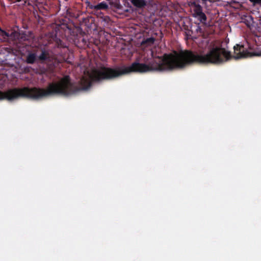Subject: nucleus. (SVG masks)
Listing matches in <instances>:
<instances>
[{"mask_svg":"<svg viewBox=\"0 0 261 261\" xmlns=\"http://www.w3.org/2000/svg\"><path fill=\"white\" fill-rule=\"evenodd\" d=\"M151 55L152 58L149 61L144 60L147 64L134 62L129 66L102 67L95 69L92 71L91 77L95 82L111 80L133 72H163L182 69L194 64H220L232 58L230 51L219 47L212 48L205 54H199L190 50H181L165 54L162 57H153L151 51Z\"/></svg>","mask_w":261,"mask_h":261,"instance_id":"f257e3e1","label":"nucleus"},{"mask_svg":"<svg viewBox=\"0 0 261 261\" xmlns=\"http://www.w3.org/2000/svg\"><path fill=\"white\" fill-rule=\"evenodd\" d=\"M91 86V83L84 78L80 82L75 83L72 82L69 76L66 75L58 82L49 83L46 89L24 87L10 89L5 92L1 91V100L13 101L20 98L39 100L55 95L68 96L88 90Z\"/></svg>","mask_w":261,"mask_h":261,"instance_id":"f03ea898","label":"nucleus"},{"mask_svg":"<svg viewBox=\"0 0 261 261\" xmlns=\"http://www.w3.org/2000/svg\"><path fill=\"white\" fill-rule=\"evenodd\" d=\"M122 8V6L116 0H106L99 3L97 5H91L90 6V8L94 11L108 10L110 9L113 11L117 12L118 10H121Z\"/></svg>","mask_w":261,"mask_h":261,"instance_id":"7ed1b4c3","label":"nucleus"},{"mask_svg":"<svg viewBox=\"0 0 261 261\" xmlns=\"http://www.w3.org/2000/svg\"><path fill=\"white\" fill-rule=\"evenodd\" d=\"M234 56L233 58L236 59L245 58L249 56V53L245 49L244 45L236 44L233 47Z\"/></svg>","mask_w":261,"mask_h":261,"instance_id":"20e7f679","label":"nucleus"},{"mask_svg":"<svg viewBox=\"0 0 261 261\" xmlns=\"http://www.w3.org/2000/svg\"><path fill=\"white\" fill-rule=\"evenodd\" d=\"M192 16L193 17L197 18L202 24H206L207 17L205 13L203 12L202 7L193 11Z\"/></svg>","mask_w":261,"mask_h":261,"instance_id":"39448f33","label":"nucleus"},{"mask_svg":"<svg viewBox=\"0 0 261 261\" xmlns=\"http://www.w3.org/2000/svg\"><path fill=\"white\" fill-rule=\"evenodd\" d=\"M18 38V34L16 32H11L10 34L1 29V41H8L10 40H15Z\"/></svg>","mask_w":261,"mask_h":261,"instance_id":"423d86ee","label":"nucleus"},{"mask_svg":"<svg viewBox=\"0 0 261 261\" xmlns=\"http://www.w3.org/2000/svg\"><path fill=\"white\" fill-rule=\"evenodd\" d=\"M132 5L137 8L143 9L147 5V1L146 0H129Z\"/></svg>","mask_w":261,"mask_h":261,"instance_id":"0eeeda50","label":"nucleus"},{"mask_svg":"<svg viewBox=\"0 0 261 261\" xmlns=\"http://www.w3.org/2000/svg\"><path fill=\"white\" fill-rule=\"evenodd\" d=\"M37 61V56L36 53H29L27 56L25 60L27 63L33 64Z\"/></svg>","mask_w":261,"mask_h":261,"instance_id":"6e6552de","label":"nucleus"},{"mask_svg":"<svg viewBox=\"0 0 261 261\" xmlns=\"http://www.w3.org/2000/svg\"><path fill=\"white\" fill-rule=\"evenodd\" d=\"M37 60L41 63H43L46 61H49V55L48 53L45 50H42L41 54L37 57Z\"/></svg>","mask_w":261,"mask_h":261,"instance_id":"1a4fd4ad","label":"nucleus"},{"mask_svg":"<svg viewBox=\"0 0 261 261\" xmlns=\"http://www.w3.org/2000/svg\"><path fill=\"white\" fill-rule=\"evenodd\" d=\"M154 41L155 39L153 37L148 38L142 41L141 44L146 46L151 45L154 43Z\"/></svg>","mask_w":261,"mask_h":261,"instance_id":"9d476101","label":"nucleus"},{"mask_svg":"<svg viewBox=\"0 0 261 261\" xmlns=\"http://www.w3.org/2000/svg\"><path fill=\"white\" fill-rule=\"evenodd\" d=\"M190 6L192 8H193V11L202 7L201 6V5H200L199 4H198L196 2H191V4L190 5Z\"/></svg>","mask_w":261,"mask_h":261,"instance_id":"9b49d317","label":"nucleus"},{"mask_svg":"<svg viewBox=\"0 0 261 261\" xmlns=\"http://www.w3.org/2000/svg\"><path fill=\"white\" fill-rule=\"evenodd\" d=\"M252 3L253 6L256 5H261V0H249Z\"/></svg>","mask_w":261,"mask_h":261,"instance_id":"f8f14e48","label":"nucleus"},{"mask_svg":"<svg viewBox=\"0 0 261 261\" xmlns=\"http://www.w3.org/2000/svg\"><path fill=\"white\" fill-rule=\"evenodd\" d=\"M57 44H58V47H66V46H65L63 44L62 41H61L60 39H59L57 41Z\"/></svg>","mask_w":261,"mask_h":261,"instance_id":"ddd939ff","label":"nucleus"},{"mask_svg":"<svg viewBox=\"0 0 261 261\" xmlns=\"http://www.w3.org/2000/svg\"><path fill=\"white\" fill-rule=\"evenodd\" d=\"M28 0H15L16 2H22V5H25L27 4Z\"/></svg>","mask_w":261,"mask_h":261,"instance_id":"4468645a","label":"nucleus"},{"mask_svg":"<svg viewBox=\"0 0 261 261\" xmlns=\"http://www.w3.org/2000/svg\"><path fill=\"white\" fill-rule=\"evenodd\" d=\"M154 0H147V4L149 5L153 6V5L155 4V3L154 2Z\"/></svg>","mask_w":261,"mask_h":261,"instance_id":"2eb2a0df","label":"nucleus"},{"mask_svg":"<svg viewBox=\"0 0 261 261\" xmlns=\"http://www.w3.org/2000/svg\"><path fill=\"white\" fill-rule=\"evenodd\" d=\"M196 31L197 32H199L200 33H202V29L200 28V27H198V28L196 29Z\"/></svg>","mask_w":261,"mask_h":261,"instance_id":"dca6fc26","label":"nucleus"},{"mask_svg":"<svg viewBox=\"0 0 261 261\" xmlns=\"http://www.w3.org/2000/svg\"><path fill=\"white\" fill-rule=\"evenodd\" d=\"M202 4H205L206 2L209 1V0H201Z\"/></svg>","mask_w":261,"mask_h":261,"instance_id":"f3484780","label":"nucleus"},{"mask_svg":"<svg viewBox=\"0 0 261 261\" xmlns=\"http://www.w3.org/2000/svg\"><path fill=\"white\" fill-rule=\"evenodd\" d=\"M124 12H128V10H127V9H126V10H125L124 11Z\"/></svg>","mask_w":261,"mask_h":261,"instance_id":"a211bd4d","label":"nucleus"}]
</instances>
